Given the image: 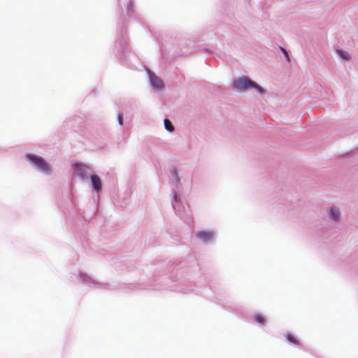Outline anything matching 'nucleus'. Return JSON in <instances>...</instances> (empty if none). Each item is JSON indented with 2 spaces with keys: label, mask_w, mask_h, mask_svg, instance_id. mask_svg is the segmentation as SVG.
<instances>
[{
  "label": "nucleus",
  "mask_w": 358,
  "mask_h": 358,
  "mask_svg": "<svg viewBox=\"0 0 358 358\" xmlns=\"http://www.w3.org/2000/svg\"><path fill=\"white\" fill-rule=\"evenodd\" d=\"M90 184L94 193H100L102 191V182L100 177L97 175H92L89 177Z\"/></svg>",
  "instance_id": "6e6552de"
},
{
  "label": "nucleus",
  "mask_w": 358,
  "mask_h": 358,
  "mask_svg": "<svg viewBox=\"0 0 358 358\" xmlns=\"http://www.w3.org/2000/svg\"><path fill=\"white\" fill-rule=\"evenodd\" d=\"M122 4L126 6V11L127 15L130 17H133L136 12L134 2L132 0H129L127 1H123V0H120V6L121 7L122 10H123Z\"/></svg>",
  "instance_id": "1a4fd4ad"
},
{
  "label": "nucleus",
  "mask_w": 358,
  "mask_h": 358,
  "mask_svg": "<svg viewBox=\"0 0 358 358\" xmlns=\"http://www.w3.org/2000/svg\"><path fill=\"white\" fill-rule=\"evenodd\" d=\"M253 318H254L255 321L260 325L264 326L266 324V320L264 315L262 314H260V313L255 314L253 316Z\"/></svg>",
  "instance_id": "ddd939ff"
},
{
  "label": "nucleus",
  "mask_w": 358,
  "mask_h": 358,
  "mask_svg": "<svg viewBox=\"0 0 358 358\" xmlns=\"http://www.w3.org/2000/svg\"><path fill=\"white\" fill-rule=\"evenodd\" d=\"M233 87L234 89L244 90L255 89L261 94L264 93V90L262 87L247 76H242L236 79L234 81Z\"/></svg>",
  "instance_id": "20e7f679"
},
{
  "label": "nucleus",
  "mask_w": 358,
  "mask_h": 358,
  "mask_svg": "<svg viewBox=\"0 0 358 358\" xmlns=\"http://www.w3.org/2000/svg\"><path fill=\"white\" fill-rule=\"evenodd\" d=\"M117 122L120 125H123L124 124V115L123 113H119L117 114Z\"/></svg>",
  "instance_id": "f3484780"
},
{
  "label": "nucleus",
  "mask_w": 358,
  "mask_h": 358,
  "mask_svg": "<svg viewBox=\"0 0 358 358\" xmlns=\"http://www.w3.org/2000/svg\"><path fill=\"white\" fill-rule=\"evenodd\" d=\"M124 25L123 24L120 26V22H119L118 28H117V29H118V34L120 33V29L122 28V29H124ZM122 32H123V34H127V31H124H124H123V30H122Z\"/></svg>",
  "instance_id": "6ab92c4d"
},
{
  "label": "nucleus",
  "mask_w": 358,
  "mask_h": 358,
  "mask_svg": "<svg viewBox=\"0 0 358 358\" xmlns=\"http://www.w3.org/2000/svg\"><path fill=\"white\" fill-rule=\"evenodd\" d=\"M357 151H358V146H357Z\"/></svg>",
  "instance_id": "412c9836"
},
{
  "label": "nucleus",
  "mask_w": 358,
  "mask_h": 358,
  "mask_svg": "<svg viewBox=\"0 0 358 358\" xmlns=\"http://www.w3.org/2000/svg\"><path fill=\"white\" fill-rule=\"evenodd\" d=\"M24 159L37 171L46 176L52 174L51 165L41 156L28 152L24 155Z\"/></svg>",
  "instance_id": "f257e3e1"
},
{
  "label": "nucleus",
  "mask_w": 358,
  "mask_h": 358,
  "mask_svg": "<svg viewBox=\"0 0 358 358\" xmlns=\"http://www.w3.org/2000/svg\"><path fill=\"white\" fill-rule=\"evenodd\" d=\"M280 49L281 52L283 53V55L285 56L287 59L289 60V56H288V53H287V51L286 50V49L282 46L280 47Z\"/></svg>",
  "instance_id": "a211bd4d"
},
{
  "label": "nucleus",
  "mask_w": 358,
  "mask_h": 358,
  "mask_svg": "<svg viewBox=\"0 0 358 358\" xmlns=\"http://www.w3.org/2000/svg\"><path fill=\"white\" fill-rule=\"evenodd\" d=\"M148 73L150 83L153 87H161L164 85L163 82L159 80L155 73L151 71H149Z\"/></svg>",
  "instance_id": "9b49d317"
},
{
  "label": "nucleus",
  "mask_w": 358,
  "mask_h": 358,
  "mask_svg": "<svg viewBox=\"0 0 358 358\" xmlns=\"http://www.w3.org/2000/svg\"><path fill=\"white\" fill-rule=\"evenodd\" d=\"M71 169L73 171L74 176L79 178L82 180H89L87 173L90 171L84 163L73 161L71 163Z\"/></svg>",
  "instance_id": "423d86ee"
},
{
  "label": "nucleus",
  "mask_w": 358,
  "mask_h": 358,
  "mask_svg": "<svg viewBox=\"0 0 358 358\" xmlns=\"http://www.w3.org/2000/svg\"><path fill=\"white\" fill-rule=\"evenodd\" d=\"M285 336L288 343H289L294 345H296V346L300 345L299 341L294 335H293L290 333H287L285 335Z\"/></svg>",
  "instance_id": "f8f14e48"
},
{
  "label": "nucleus",
  "mask_w": 358,
  "mask_h": 358,
  "mask_svg": "<svg viewBox=\"0 0 358 358\" xmlns=\"http://www.w3.org/2000/svg\"><path fill=\"white\" fill-rule=\"evenodd\" d=\"M337 55L342 59L348 60L350 59L349 54L342 48H337L336 50Z\"/></svg>",
  "instance_id": "4468645a"
},
{
  "label": "nucleus",
  "mask_w": 358,
  "mask_h": 358,
  "mask_svg": "<svg viewBox=\"0 0 358 358\" xmlns=\"http://www.w3.org/2000/svg\"><path fill=\"white\" fill-rule=\"evenodd\" d=\"M115 51L117 55L122 57H125L127 52V41L122 32V29L120 30V33L117 34V38L115 41Z\"/></svg>",
  "instance_id": "39448f33"
},
{
  "label": "nucleus",
  "mask_w": 358,
  "mask_h": 358,
  "mask_svg": "<svg viewBox=\"0 0 358 358\" xmlns=\"http://www.w3.org/2000/svg\"><path fill=\"white\" fill-rule=\"evenodd\" d=\"M171 176L173 177V180L176 185L177 189H178V184L180 182V177L176 171H171Z\"/></svg>",
  "instance_id": "dca6fc26"
},
{
  "label": "nucleus",
  "mask_w": 358,
  "mask_h": 358,
  "mask_svg": "<svg viewBox=\"0 0 358 358\" xmlns=\"http://www.w3.org/2000/svg\"><path fill=\"white\" fill-rule=\"evenodd\" d=\"M195 236L203 244H210L213 241L215 233L212 230H201L197 231Z\"/></svg>",
  "instance_id": "0eeeda50"
},
{
  "label": "nucleus",
  "mask_w": 358,
  "mask_h": 358,
  "mask_svg": "<svg viewBox=\"0 0 358 358\" xmlns=\"http://www.w3.org/2000/svg\"><path fill=\"white\" fill-rule=\"evenodd\" d=\"M164 125L166 130L169 132H173L174 131V126L169 119L164 120Z\"/></svg>",
  "instance_id": "2eb2a0df"
},
{
  "label": "nucleus",
  "mask_w": 358,
  "mask_h": 358,
  "mask_svg": "<svg viewBox=\"0 0 358 358\" xmlns=\"http://www.w3.org/2000/svg\"><path fill=\"white\" fill-rule=\"evenodd\" d=\"M327 213L329 219L332 221L337 222L341 218V212L336 207H331L327 210Z\"/></svg>",
  "instance_id": "9d476101"
},
{
  "label": "nucleus",
  "mask_w": 358,
  "mask_h": 358,
  "mask_svg": "<svg viewBox=\"0 0 358 358\" xmlns=\"http://www.w3.org/2000/svg\"><path fill=\"white\" fill-rule=\"evenodd\" d=\"M75 275L79 282L87 287L94 289H109V285L97 281L92 275H90L85 272L78 271Z\"/></svg>",
  "instance_id": "7ed1b4c3"
},
{
  "label": "nucleus",
  "mask_w": 358,
  "mask_h": 358,
  "mask_svg": "<svg viewBox=\"0 0 358 358\" xmlns=\"http://www.w3.org/2000/svg\"><path fill=\"white\" fill-rule=\"evenodd\" d=\"M171 206L175 213L181 219H184L185 222H187L191 220L189 206L182 202L180 196L176 192L173 194Z\"/></svg>",
  "instance_id": "f03ea898"
},
{
  "label": "nucleus",
  "mask_w": 358,
  "mask_h": 358,
  "mask_svg": "<svg viewBox=\"0 0 358 358\" xmlns=\"http://www.w3.org/2000/svg\"><path fill=\"white\" fill-rule=\"evenodd\" d=\"M205 51H206V52H208V53H210V50L209 49H208V48H206V49H205Z\"/></svg>",
  "instance_id": "aec40b11"
}]
</instances>
